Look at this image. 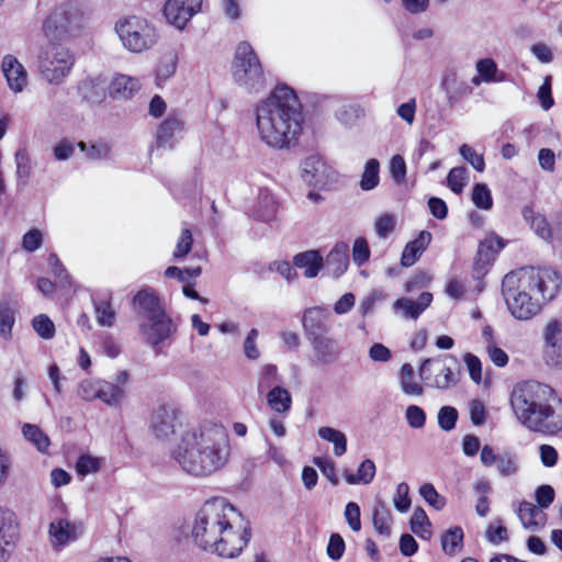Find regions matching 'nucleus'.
Here are the masks:
<instances>
[{
    "label": "nucleus",
    "instance_id": "obj_1",
    "mask_svg": "<svg viewBox=\"0 0 562 562\" xmlns=\"http://www.w3.org/2000/svg\"><path fill=\"white\" fill-rule=\"evenodd\" d=\"M250 528L241 514L225 498L214 497L199 509L192 528L194 542L218 557L233 559L247 546Z\"/></svg>",
    "mask_w": 562,
    "mask_h": 562
},
{
    "label": "nucleus",
    "instance_id": "obj_2",
    "mask_svg": "<svg viewBox=\"0 0 562 562\" xmlns=\"http://www.w3.org/2000/svg\"><path fill=\"white\" fill-rule=\"evenodd\" d=\"M258 136L269 148L291 149L299 144L304 116L296 92L286 85H278L255 106Z\"/></svg>",
    "mask_w": 562,
    "mask_h": 562
},
{
    "label": "nucleus",
    "instance_id": "obj_3",
    "mask_svg": "<svg viewBox=\"0 0 562 562\" xmlns=\"http://www.w3.org/2000/svg\"><path fill=\"white\" fill-rule=\"evenodd\" d=\"M560 274L550 268L525 267L507 273L502 293L510 314L519 321L536 316L561 288Z\"/></svg>",
    "mask_w": 562,
    "mask_h": 562
},
{
    "label": "nucleus",
    "instance_id": "obj_4",
    "mask_svg": "<svg viewBox=\"0 0 562 562\" xmlns=\"http://www.w3.org/2000/svg\"><path fill=\"white\" fill-rule=\"evenodd\" d=\"M229 451L225 428L206 424L186 431L172 450V457L187 473L207 476L225 465Z\"/></svg>",
    "mask_w": 562,
    "mask_h": 562
},
{
    "label": "nucleus",
    "instance_id": "obj_5",
    "mask_svg": "<svg viewBox=\"0 0 562 562\" xmlns=\"http://www.w3.org/2000/svg\"><path fill=\"white\" fill-rule=\"evenodd\" d=\"M509 403L517 420L530 431L553 436L562 430V401L551 386L532 380L518 382Z\"/></svg>",
    "mask_w": 562,
    "mask_h": 562
},
{
    "label": "nucleus",
    "instance_id": "obj_6",
    "mask_svg": "<svg viewBox=\"0 0 562 562\" xmlns=\"http://www.w3.org/2000/svg\"><path fill=\"white\" fill-rule=\"evenodd\" d=\"M114 31L122 46L134 54L151 49L159 40L156 26L147 19L138 15H128L115 22Z\"/></svg>",
    "mask_w": 562,
    "mask_h": 562
},
{
    "label": "nucleus",
    "instance_id": "obj_7",
    "mask_svg": "<svg viewBox=\"0 0 562 562\" xmlns=\"http://www.w3.org/2000/svg\"><path fill=\"white\" fill-rule=\"evenodd\" d=\"M235 82L249 92H259L265 88L266 78L262 65L248 42H240L233 60Z\"/></svg>",
    "mask_w": 562,
    "mask_h": 562
},
{
    "label": "nucleus",
    "instance_id": "obj_8",
    "mask_svg": "<svg viewBox=\"0 0 562 562\" xmlns=\"http://www.w3.org/2000/svg\"><path fill=\"white\" fill-rule=\"evenodd\" d=\"M74 65V55L69 49L59 45L50 44L38 55L40 74L50 85L63 83Z\"/></svg>",
    "mask_w": 562,
    "mask_h": 562
},
{
    "label": "nucleus",
    "instance_id": "obj_9",
    "mask_svg": "<svg viewBox=\"0 0 562 562\" xmlns=\"http://www.w3.org/2000/svg\"><path fill=\"white\" fill-rule=\"evenodd\" d=\"M81 15L71 3L57 5L43 22V32L50 41H61L80 26Z\"/></svg>",
    "mask_w": 562,
    "mask_h": 562
},
{
    "label": "nucleus",
    "instance_id": "obj_10",
    "mask_svg": "<svg viewBox=\"0 0 562 562\" xmlns=\"http://www.w3.org/2000/svg\"><path fill=\"white\" fill-rule=\"evenodd\" d=\"M445 357L428 358L422 362L419 376L424 383L434 389L447 390L458 382V373L447 366Z\"/></svg>",
    "mask_w": 562,
    "mask_h": 562
},
{
    "label": "nucleus",
    "instance_id": "obj_11",
    "mask_svg": "<svg viewBox=\"0 0 562 562\" xmlns=\"http://www.w3.org/2000/svg\"><path fill=\"white\" fill-rule=\"evenodd\" d=\"M184 126L182 114L179 111H170L157 126L151 149H172L181 138Z\"/></svg>",
    "mask_w": 562,
    "mask_h": 562
},
{
    "label": "nucleus",
    "instance_id": "obj_12",
    "mask_svg": "<svg viewBox=\"0 0 562 562\" xmlns=\"http://www.w3.org/2000/svg\"><path fill=\"white\" fill-rule=\"evenodd\" d=\"M301 169L303 180L318 189H324L337 180L335 169L317 155L306 157L301 164Z\"/></svg>",
    "mask_w": 562,
    "mask_h": 562
},
{
    "label": "nucleus",
    "instance_id": "obj_13",
    "mask_svg": "<svg viewBox=\"0 0 562 562\" xmlns=\"http://www.w3.org/2000/svg\"><path fill=\"white\" fill-rule=\"evenodd\" d=\"M203 0H167L164 15L168 23L183 30L187 23L201 11Z\"/></svg>",
    "mask_w": 562,
    "mask_h": 562
},
{
    "label": "nucleus",
    "instance_id": "obj_14",
    "mask_svg": "<svg viewBox=\"0 0 562 562\" xmlns=\"http://www.w3.org/2000/svg\"><path fill=\"white\" fill-rule=\"evenodd\" d=\"M331 313L325 306H313L304 311L302 327L307 340L325 336L330 330Z\"/></svg>",
    "mask_w": 562,
    "mask_h": 562
},
{
    "label": "nucleus",
    "instance_id": "obj_15",
    "mask_svg": "<svg viewBox=\"0 0 562 562\" xmlns=\"http://www.w3.org/2000/svg\"><path fill=\"white\" fill-rule=\"evenodd\" d=\"M544 358L549 366L562 368V319H551L543 329Z\"/></svg>",
    "mask_w": 562,
    "mask_h": 562
},
{
    "label": "nucleus",
    "instance_id": "obj_16",
    "mask_svg": "<svg viewBox=\"0 0 562 562\" xmlns=\"http://www.w3.org/2000/svg\"><path fill=\"white\" fill-rule=\"evenodd\" d=\"M140 328L147 341L154 347L169 339L176 331V325L166 312L147 319V323L143 324Z\"/></svg>",
    "mask_w": 562,
    "mask_h": 562
},
{
    "label": "nucleus",
    "instance_id": "obj_17",
    "mask_svg": "<svg viewBox=\"0 0 562 562\" xmlns=\"http://www.w3.org/2000/svg\"><path fill=\"white\" fill-rule=\"evenodd\" d=\"M48 533L54 548H64L81 536L82 526L65 518H58L49 524Z\"/></svg>",
    "mask_w": 562,
    "mask_h": 562
},
{
    "label": "nucleus",
    "instance_id": "obj_18",
    "mask_svg": "<svg viewBox=\"0 0 562 562\" xmlns=\"http://www.w3.org/2000/svg\"><path fill=\"white\" fill-rule=\"evenodd\" d=\"M177 409L172 405L160 404L151 413L150 428L160 439L168 438L175 432Z\"/></svg>",
    "mask_w": 562,
    "mask_h": 562
},
{
    "label": "nucleus",
    "instance_id": "obj_19",
    "mask_svg": "<svg viewBox=\"0 0 562 562\" xmlns=\"http://www.w3.org/2000/svg\"><path fill=\"white\" fill-rule=\"evenodd\" d=\"M432 302L430 292H422L416 301L408 297H400L394 301L393 312L404 319L416 321Z\"/></svg>",
    "mask_w": 562,
    "mask_h": 562
},
{
    "label": "nucleus",
    "instance_id": "obj_20",
    "mask_svg": "<svg viewBox=\"0 0 562 562\" xmlns=\"http://www.w3.org/2000/svg\"><path fill=\"white\" fill-rule=\"evenodd\" d=\"M132 305L137 315L149 319L165 312L164 306L156 293L151 288L139 290L132 300Z\"/></svg>",
    "mask_w": 562,
    "mask_h": 562
},
{
    "label": "nucleus",
    "instance_id": "obj_21",
    "mask_svg": "<svg viewBox=\"0 0 562 562\" xmlns=\"http://www.w3.org/2000/svg\"><path fill=\"white\" fill-rule=\"evenodd\" d=\"M504 247V240L495 234H491L480 241L474 260V270L477 273H483Z\"/></svg>",
    "mask_w": 562,
    "mask_h": 562
},
{
    "label": "nucleus",
    "instance_id": "obj_22",
    "mask_svg": "<svg viewBox=\"0 0 562 562\" xmlns=\"http://www.w3.org/2000/svg\"><path fill=\"white\" fill-rule=\"evenodd\" d=\"M2 72L11 91L22 92L27 82V72L24 66L13 55H5L1 64Z\"/></svg>",
    "mask_w": 562,
    "mask_h": 562
},
{
    "label": "nucleus",
    "instance_id": "obj_23",
    "mask_svg": "<svg viewBox=\"0 0 562 562\" xmlns=\"http://www.w3.org/2000/svg\"><path fill=\"white\" fill-rule=\"evenodd\" d=\"M308 342L313 349L314 357L317 363L330 364L338 359V344L335 339L328 337L327 335L321 337H313V339H310Z\"/></svg>",
    "mask_w": 562,
    "mask_h": 562
},
{
    "label": "nucleus",
    "instance_id": "obj_24",
    "mask_svg": "<svg viewBox=\"0 0 562 562\" xmlns=\"http://www.w3.org/2000/svg\"><path fill=\"white\" fill-rule=\"evenodd\" d=\"M440 88L447 95L449 105H454L458 100L470 92L465 82L459 80L456 69H447L441 78Z\"/></svg>",
    "mask_w": 562,
    "mask_h": 562
},
{
    "label": "nucleus",
    "instance_id": "obj_25",
    "mask_svg": "<svg viewBox=\"0 0 562 562\" xmlns=\"http://www.w3.org/2000/svg\"><path fill=\"white\" fill-rule=\"evenodd\" d=\"M19 537V524L15 514L0 506V544L13 547Z\"/></svg>",
    "mask_w": 562,
    "mask_h": 562
},
{
    "label": "nucleus",
    "instance_id": "obj_26",
    "mask_svg": "<svg viewBox=\"0 0 562 562\" xmlns=\"http://www.w3.org/2000/svg\"><path fill=\"white\" fill-rule=\"evenodd\" d=\"M430 241L431 234L428 231H422L415 239L406 244L401 257L402 266H413L427 249Z\"/></svg>",
    "mask_w": 562,
    "mask_h": 562
},
{
    "label": "nucleus",
    "instance_id": "obj_27",
    "mask_svg": "<svg viewBox=\"0 0 562 562\" xmlns=\"http://www.w3.org/2000/svg\"><path fill=\"white\" fill-rule=\"evenodd\" d=\"M81 98L90 104H100L105 98V82L99 77L82 79L78 85Z\"/></svg>",
    "mask_w": 562,
    "mask_h": 562
},
{
    "label": "nucleus",
    "instance_id": "obj_28",
    "mask_svg": "<svg viewBox=\"0 0 562 562\" xmlns=\"http://www.w3.org/2000/svg\"><path fill=\"white\" fill-rule=\"evenodd\" d=\"M518 518L524 528L532 531L546 524V514L541 512L538 505L536 506L527 501H522L519 504Z\"/></svg>",
    "mask_w": 562,
    "mask_h": 562
},
{
    "label": "nucleus",
    "instance_id": "obj_29",
    "mask_svg": "<svg viewBox=\"0 0 562 562\" xmlns=\"http://www.w3.org/2000/svg\"><path fill=\"white\" fill-rule=\"evenodd\" d=\"M327 268L333 274L340 277L349 266V247L346 243H337L326 258Z\"/></svg>",
    "mask_w": 562,
    "mask_h": 562
},
{
    "label": "nucleus",
    "instance_id": "obj_30",
    "mask_svg": "<svg viewBox=\"0 0 562 562\" xmlns=\"http://www.w3.org/2000/svg\"><path fill=\"white\" fill-rule=\"evenodd\" d=\"M294 267L304 270L306 278H315L323 267V257L317 250L300 252L293 258Z\"/></svg>",
    "mask_w": 562,
    "mask_h": 562
},
{
    "label": "nucleus",
    "instance_id": "obj_31",
    "mask_svg": "<svg viewBox=\"0 0 562 562\" xmlns=\"http://www.w3.org/2000/svg\"><path fill=\"white\" fill-rule=\"evenodd\" d=\"M279 202L268 189H260L258 194L257 218L271 223L277 218Z\"/></svg>",
    "mask_w": 562,
    "mask_h": 562
},
{
    "label": "nucleus",
    "instance_id": "obj_32",
    "mask_svg": "<svg viewBox=\"0 0 562 562\" xmlns=\"http://www.w3.org/2000/svg\"><path fill=\"white\" fill-rule=\"evenodd\" d=\"M139 89L137 78L116 75L110 83V95L115 99H128Z\"/></svg>",
    "mask_w": 562,
    "mask_h": 562
},
{
    "label": "nucleus",
    "instance_id": "obj_33",
    "mask_svg": "<svg viewBox=\"0 0 562 562\" xmlns=\"http://www.w3.org/2000/svg\"><path fill=\"white\" fill-rule=\"evenodd\" d=\"M267 403L273 412L288 414L292 406V396L285 387L276 385L267 392Z\"/></svg>",
    "mask_w": 562,
    "mask_h": 562
},
{
    "label": "nucleus",
    "instance_id": "obj_34",
    "mask_svg": "<svg viewBox=\"0 0 562 562\" xmlns=\"http://www.w3.org/2000/svg\"><path fill=\"white\" fill-rule=\"evenodd\" d=\"M22 435L26 441L33 445L41 453L48 452L50 446L49 437L35 424H24Z\"/></svg>",
    "mask_w": 562,
    "mask_h": 562
},
{
    "label": "nucleus",
    "instance_id": "obj_35",
    "mask_svg": "<svg viewBox=\"0 0 562 562\" xmlns=\"http://www.w3.org/2000/svg\"><path fill=\"white\" fill-rule=\"evenodd\" d=\"M376 468L372 460L366 459L363 460L357 469V472L353 474L351 472H345V480L350 485L357 484H370L375 476Z\"/></svg>",
    "mask_w": 562,
    "mask_h": 562
},
{
    "label": "nucleus",
    "instance_id": "obj_36",
    "mask_svg": "<svg viewBox=\"0 0 562 562\" xmlns=\"http://www.w3.org/2000/svg\"><path fill=\"white\" fill-rule=\"evenodd\" d=\"M124 396V390L113 382L98 380L97 398L110 406H116Z\"/></svg>",
    "mask_w": 562,
    "mask_h": 562
},
{
    "label": "nucleus",
    "instance_id": "obj_37",
    "mask_svg": "<svg viewBox=\"0 0 562 562\" xmlns=\"http://www.w3.org/2000/svg\"><path fill=\"white\" fill-rule=\"evenodd\" d=\"M463 538H464V533H463V530L461 527L456 526V527L449 528L441 536L442 551L447 555H450V557L456 555L463 548Z\"/></svg>",
    "mask_w": 562,
    "mask_h": 562
},
{
    "label": "nucleus",
    "instance_id": "obj_38",
    "mask_svg": "<svg viewBox=\"0 0 562 562\" xmlns=\"http://www.w3.org/2000/svg\"><path fill=\"white\" fill-rule=\"evenodd\" d=\"M317 435L323 440L334 445V454L336 457H341L346 453L347 437L342 431L333 427L324 426L318 428Z\"/></svg>",
    "mask_w": 562,
    "mask_h": 562
},
{
    "label": "nucleus",
    "instance_id": "obj_39",
    "mask_svg": "<svg viewBox=\"0 0 562 562\" xmlns=\"http://www.w3.org/2000/svg\"><path fill=\"white\" fill-rule=\"evenodd\" d=\"M380 183V162L375 158L369 159L366 165L360 179V188L363 191H371Z\"/></svg>",
    "mask_w": 562,
    "mask_h": 562
},
{
    "label": "nucleus",
    "instance_id": "obj_40",
    "mask_svg": "<svg viewBox=\"0 0 562 562\" xmlns=\"http://www.w3.org/2000/svg\"><path fill=\"white\" fill-rule=\"evenodd\" d=\"M401 390L406 395L419 396L423 394V386L415 381L414 369L409 363H404L400 374Z\"/></svg>",
    "mask_w": 562,
    "mask_h": 562
},
{
    "label": "nucleus",
    "instance_id": "obj_41",
    "mask_svg": "<svg viewBox=\"0 0 562 562\" xmlns=\"http://www.w3.org/2000/svg\"><path fill=\"white\" fill-rule=\"evenodd\" d=\"M282 381L281 376L278 373V368L274 364H265L258 378V393L263 394L265 392L270 391L273 386L279 385Z\"/></svg>",
    "mask_w": 562,
    "mask_h": 562
},
{
    "label": "nucleus",
    "instance_id": "obj_42",
    "mask_svg": "<svg viewBox=\"0 0 562 562\" xmlns=\"http://www.w3.org/2000/svg\"><path fill=\"white\" fill-rule=\"evenodd\" d=\"M495 465L497 473L501 476H513L519 471V459L517 454L512 451H503L498 453V459Z\"/></svg>",
    "mask_w": 562,
    "mask_h": 562
},
{
    "label": "nucleus",
    "instance_id": "obj_43",
    "mask_svg": "<svg viewBox=\"0 0 562 562\" xmlns=\"http://www.w3.org/2000/svg\"><path fill=\"white\" fill-rule=\"evenodd\" d=\"M409 527L411 530L422 539H428L431 535L430 520L422 507L415 508L409 520Z\"/></svg>",
    "mask_w": 562,
    "mask_h": 562
},
{
    "label": "nucleus",
    "instance_id": "obj_44",
    "mask_svg": "<svg viewBox=\"0 0 562 562\" xmlns=\"http://www.w3.org/2000/svg\"><path fill=\"white\" fill-rule=\"evenodd\" d=\"M363 115L364 111L358 103L342 104L336 111V119L345 126H352Z\"/></svg>",
    "mask_w": 562,
    "mask_h": 562
},
{
    "label": "nucleus",
    "instance_id": "obj_45",
    "mask_svg": "<svg viewBox=\"0 0 562 562\" xmlns=\"http://www.w3.org/2000/svg\"><path fill=\"white\" fill-rule=\"evenodd\" d=\"M471 199L480 210L490 211L493 207V196L486 183H475L472 188Z\"/></svg>",
    "mask_w": 562,
    "mask_h": 562
},
{
    "label": "nucleus",
    "instance_id": "obj_46",
    "mask_svg": "<svg viewBox=\"0 0 562 562\" xmlns=\"http://www.w3.org/2000/svg\"><path fill=\"white\" fill-rule=\"evenodd\" d=\"M469 180V171L465 167L459 166L450 169L447 176V187L456 194L462 193Z\"/></svg>",
    "mask_w": 562,
    "mask_h": 562
},
{
    "label": "nucleus",
    "instance_id": "obj_47",
    "mask_svg": "<svg viewBox=\"0 0 562 562\" xmlns=\"http://www.w3.org/2000/svg\"><path fill=\"white\" fill-rule=\"evenodd\" d=\"M95 319L100 326L111 327L115 321V311L110 300L93 301Z\"/></svg>",
    "mask_w": 562,
    "mask_h": 562
},
{
    "label": "nucleus",
    "instance_id": "obj_48",
    "mask_svg": "<svg viewBox=\"0 0 562 562\" xmlns=\"http://www.w3.org/2000/svg\"><path fill=\"white\" fill-rule=\"evenodd\" d=\"M14 323V310L8 302L0 303V336L4 340H9L11 338Z\"/></svg>",
    "mask_w": 562,
    "mask_h": 562
},
{
    "label": "nucleus",
    "instance_id": "obj_49",
    "mask_svg": "<svg viewBox=\"0 0 562 562\" xmlns=\"http://www.w3.org/2000/svg\"><path fill=\"white\" fill-rule=\"evenodd\" d=\"M32 327L35 333L45 340L55 336L56 328L54 322L46 315L40 314L32 319Z\"/></svg>",
    "mask_w": 562,
    "mask_h": 562
},
{
    "label": "nucleus",
    "instance_id": "obj_50",
    "mask_svg": "<svg viewBox=\"0 0 562 562\" xmlns=\"http://www.w3.org/2000/svg\"><path fill=\"white\" fill-rule=\"evenodd\" d=\"M177 65H178L177 55L173 53L166 54L161 58V60L156 69L157 80L159 82H161V81H165V80L169 79L170 77H172L176 72Z\"/></svg>",
    "mask_w": 562,
    "mask_h": 562
},
{
    "label": "nucleus",
    "instance_id": "obj_51",
    "mask_svg": "<svg viewBox=\"0 0 562 562\" xmlns=\"http://www.w3.org/2000/svg\"><path fill=\"white\" fill-rule=\"evenodd\" d=\"M373 526L381 536L389 537L391 533V515L383 506L375 507L372 517Z\"/></svg>",
    "mask_w": 562,
    "mask_h": 562
},
{
    "label": "nucleus",
    "instance_id": "obj_52",
    "mask_svg": "<svg viewBox=\"0 0 562 562\" xmlns=\"http://www.w3.org/2000/svg\"><path fill=\"white\" fill-rule=\"evenodd\" d=\"M15 165L18 179L25 184L31 176L32 167L29 153L25 148H20L15 153Z\"/></svg>",
    "mask_w": 562,
    "mask_h": 562
},
{
    "label": "nucleus",
    "instance_id": "obj_53",
    "mask_svg": "<svg viewBox=\"0 0 562 562\" xmlns=\"http://www.w3.org/2000/svg\"><path fill=\"white\" fill-rule=\"evenodd\" d=\"M419 495L431 507L440 510L446 505V498L441 496L431 483H424L419 487Z\"/></svg>",
    "mask_w": 562,
    "mask_h": 562
},
{
    "label": "nucleus",
    "instance_id": "obj_54",
    "mask_svg": "<svg viewBox=\"0 0 562 562\" xmlns=\"http://www.w3.org/2000/svg\"><path fill=\"white\" fill-rule=\"evenodd\" d=\"M101 468V459L91 454H81L76 462V471L78 475L86 476L97 473Z\"/></svg>",
    "mask_w": 562,
    "mask_h": 562
},
{
    "label": "nucleus",
    "instance_id": "obj_55",
    "mask_svg": "<svg viewBox=\"0 0 562 562\" xmlns=\"http://www.w3.org/2000/svg\"><path fill=\"white\" fill-rule=\"evenodd\" d=\"M476 71L482 78L483 82H497L501 79L496 78L497 64L492 58H482L476 61Z\"/></svg>",
    "mask_w": 562,
    "mask_h": 562
},
{
    "label": "nucleus",
    "instance_id": "obj_56",
    "mask_svg": "<svg viewBox=\"0 0 562 562\" xmlns=\"http://www.w3.org/2000/svg\"><path fill=\"white\" fill-rule=\"evenodd\" d=\"M77 146L81 151H85L86 156L91 160H101L106 158L111 149L109 144L103 142L93 143L90 146H87L85 142L80 140Z\"/></svg>",
    "mask_w": 562,
    "mask_h": 562
},
{
    "label": "nucleus",
    "instance_id": "obj_57",
    "mask_svg": "<svg viewBox=\"0 0 562 562\" xmlns=\"http://www.w3.org/2000/svg\"><path fill=\"white\" fill-rule=\"evenodd\" d=\"M438 426L445 431H451L456 428L458 422V411L453 406H442L438 412Z\"/></svg>",
    "mask_w": 562,
    "mask_h": 562
},
{
    "label": "nucleus",
    "instance_id": "obj_58",
    "mask_svg": "<svg viewBox=\"0 0 562 562\" xmlns=\"http://www.w3.org/2000/svg\"><path fill=\"white\" fill-rule=\"evenodd\" d=\"M460 156L468 161L474 170L483 172L485 169V160L482 154H477L470 145L463 144L459 147Z\"/></svg>",
    "mask_w": 562,
    "mask_h": 562
},
{
    "label": "nucleus",
    "instance_id": "obj_59",
    "mask_svg": "<svg viewBox=\"0 0 562 562\" xmlns=\"http://www.w3.org/2000/svg\"><path fill=\"white\" fill-rule=\"evenodd\" d=\"M48 265L60 286H70V276L56 254L53 252L48 256Z\"/></svg>",
    "mask_w": 562,
    "mask_h": 562
},
{
    "label": "nucleus",
    "instance_id": "obj_60",
    "mask_svg": "<svg viewBox=\"0 0 562 562\" xmlns=\"http://www.w3.org/2000/svg\"><path fill=\"white\" fill-rule=\"evenodd\" d=\"M394 507L400 513H406L412 504L409 497V486L407 483L402 482L396 486V492L393 497Z\"/></svg>",
    "mask_w": 562,
    "mask_h": 562
},
{
    "label": "nucleus",
    "instance_id": "obj_61",
    "mask_svg": "<svg viewBox=\"0 0 562 562\" xmlns=\"http://www.w3.org/2000/svg\"><path fill=\"white\" fill-rule=\"evenodd\" d=\"M370 258V248L368 241L364 237H358L353 241L352 246V259L353 262L361 267L363 266Z\"/></svg>",
    "mask_w": 562,
    "mask_h": 562
},
{
    "label": "nucleus",
    "instance_id": "obj_62",
    "mask_svg": "<svg viewBox=\"0 0 562 562\" xmlns=\"http://www.w3.org/2000/svg\"><path fill=\"white\" fill-rule=\"evenodd\" d=\"M193 237L191 231L183 228L177 241L176 249L173 250V258L177 260L184 258L191 251Z\"/></svg>",
    "mask_w": 562,
    "mask_h": 562
},
{
    "label": "nucleus",
    "instance_id": "obj_63",
    "mask_svg": "<svg viewBox=\"0 0 562 562\" xmlns=\"http://www.w3.org/2000/svg\"><path fill=\"white\" fill-rule=\"evenodd\" d=\"M405 418L411 428L420 429L426 424V413L417 405H409L405 412Z\"/></svg>",
    "mask_w": 562,
    "mask_h": 562
},
{
    "label": "nucleus",
    "instance_id": "obj_64",
    "mask_svg": "<svg viewBox=\"0 0 562 562\" xmlns=\"http://www.w3.org/2000/svg\"><path fill=\"white\" fill-rule=\"evenodd\" d=\"M554 497V488L548 484L540 485L535 492V498L540 509H547L553 503Z\"/></svg>",
    "mask_w": 562,
    "mask_h": 562
}]
</instances>
